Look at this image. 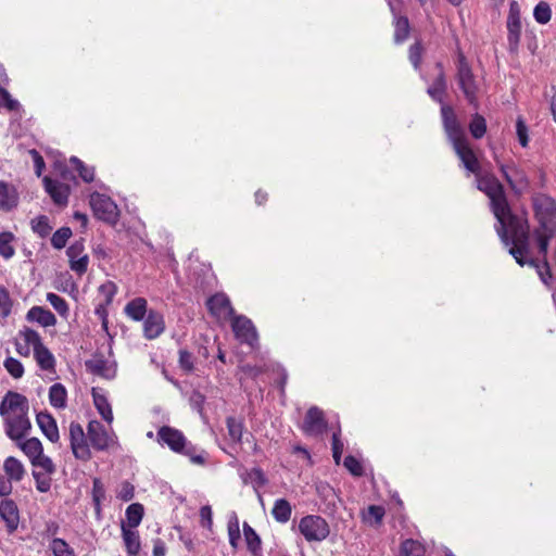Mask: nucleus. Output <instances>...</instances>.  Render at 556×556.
Returning <instances> with one entry per match:
<instances>
[{
	"instance_id": "obj_1",
	"label": "nucleus",
	"mask_w": 556,
	"mask_h": 556,
	"mask_svg": "<svg viewBox=\"0 0 556 556\" xmlns=\"http://www.w3.org/2000/svg\"><path fill=\"white\" fill-rule=\"evenodd\" d=\"M476 178L478 189L490 199L492 212L497 220L495 228L503 243H528V220L511 213L504 187L498 179L488 173H481Z\"/></svg>"
},
{
	"instance_id": "obj_2",
	"label": "nucleus",
	"mask_w": 556,
	"mask_h": 556,
	"mask_svg": "<svg viewBox=\"0 0 556 556\" xmlns=\"http://www.w3.org/2000/svg\"><path fill=\"white\" fill-rule=\"evenodd\" d=\"M536 243H548L556 237V201L545 193H535L532 197Z\"/></svg>"
},
{
	"instance_id": "obj_3",
	"label": "nucleus",
	"mask_w": 556,
	"mask_h": 556,
	"mask_svg": "<svg viewBox=\"0 0 556 556\" xmlns=\"http://www.w3.org/2000/svg\"><path fill=\"white\" fill-rule=\"evenodd\" d=\"M548 245H510L508 253L520 266H530L536 269L541 281L551 286L552 273L546 261Z\"/></svg>"
},
{
	"instance_id": "obj_4",
	"label": "nucleus",
	"mask_w": 556,
	"mask_h": 556,
	"mask_svg": "<svg viewBox=\"0 0 556 556\" xmlns=\"http://www.w3.org/2000/svg\"><path fill=\"white\" fill-rule=\"evenodd\" d=\"M156 435L159 443L167 445L175 453L187 456L192 464L200 466L205 465V451H199L197 446L188 442L180 430L169 426H163L159 429Z\"/></svg>"
},
{
	"instance_id": "obj_5",
	"label": "nucleus",
	"mask_w": 556,
	"mask_h": 556,
	"mask_svg": "<svg viewBox=\"0 0 556 556\" xmlns=\"http://www.w3.org/2000/svg\"><path fill=\"white\" fill-rule=\"evenodd\" d=\"M456 78L468 103L478 108V84L475 79L471 67L463 53L458 54Z\"/></svg>"
},
{
	"instance_id": "obj_6",
	"label": "nucleus",
	"mask_w": 556,
	"mask_h": 556,
	"mask_svg": "<svg viewBox=\"0 0 556 556\" xmlns=\"http://www.w3.org/2000/svg\"><path fill=\"white\" fill-rule=\"evenodd\" d=\"M90 206L94 216L110 225H115L119 218V210L116 203L108 195L93 192L90 195Z\"/></svg>"
},
{
	"instance_id": "obj_7",
	"label": "nucleus",
	"mask_w": 556,
	"mask_h": 556,
	"mask_svg": "<svg viewBox=\"0 0 556 556\" xmlns=\"http://www.w3.org/2000/svg\"><path fill=\"white\" fill-rule=\"evenodd\" d=\"M299 530L308 542H321L330 533L328 522L320 516L307 515L300 520Z\"/></svg>"
},
{
	"instance_id": "obj_8",
	"label": "nucleus",
	"mask_w": 556,
	"mask_h": 556,
	"mask_svg": "<svg viewBox=\"0 0 556 556\" xmlns=\"http://www.w3.org/2000/svg\"><path fill=\"white\" fill-rule=\"evenodd\" d=\"M70 442L75 458L88 462L92 457L89 446L88 433L86 434L81 425L75 421L70 424Z\"/></svg>"
},
{
	"instance_id": "obj_9",
	"label": "nucleus",
	"mask_w": 556,
	"mask_h": 556,
	"mask_svg": "<svg viewBox=\"0 0 556 556\" xmlns=\"http://www.w3.org/2000/svg\"><path fill=\"white\" fill-rule=\"evenodd\" d=\"M2 418L4 432L14 442L25 439L31 430L28 414H13Z\"/></svg>"
},
{
	"instance_id": "obj_10",
	"label": "nucleus",
	"mask_w": 556,
	"mask_h": 556,
	"mask_svg": "<svg viewBox=\"0 0 556 556\" xmlns=\"http://www.w3.org/2000/svg\"><path fill=\"white\" fill-rule=\"evenodd\" d=\"M90 445L97 451H106L115 443L114 433H110L98 420H91L87 427Z\"/></svg>"
},
{
	"instance_id": "obj_11",
	"label": "nucleus",
	"mask_w": 556,
	"mask_h": 556,
	"mask_svg": "<svg viewBox=\"0 0 556 556\" xmlns=\"http://www.w3.org/2000/svg\"><path fill=\"white\" fill-rule=\"evenodd\" d=\"M441 116L444 131L452 144L467 139L465 130L452 106L443 104L441 106Z\"/></svg>"
},
{
	"instance_id": "obj_12",
	"label": "nucleus",
	"mask_w": 556,
	"mask_h": 556,
	"mask_svg": "<svg viewBox=\"0 0 556 556\" xmlns=\"http://www.w3.org/2000/svg\"><path fill=\"white\" fill-rule=\"evenodd\" d=\"M231 328L237 340L253 348L257 342V333L253 323L243 315L231 317Z\"/></svg>"
},
{
	"instance_id": "obj_13",
	"label": "nucleus",
	"mask_w": 556,
	"mask_h": 556,
	"mask_svg": "<svg viewBox=\"0 0 556 556\" xmlns=\"http://www.w3.org/2000/svg\"><path fill=\"white\" fill-rule=\"evenodd\" d=\"M29 403L26 396L14 391H8L0 402V416L28 414Z\"/></svg>"
},
{
	"instance_id": "obj_14",
	"label": "nucleus",
	"mask_w": 556,
	"mask_h": 556,
	"mask_svg": "<svg viewBox=\"0 0 556 556\" xmlns=\"http://www.w3.org/2000/svg\"><path fill=\"white\" fill-rule=\"evenodd\" d=\"M302 429L307 435H321L327 429V421L325 419L324 412L317 406H312L306 412Z\"/></svg>"
},
{
	"instance_id": "obj_15",
	"label": "nucleus",
	"mask_w": 556,
	"mask_h": 556,
	"mask_svg": "<svg viewBox=\"0 0 556 556\" xmlns=\"http://www.w3.org/2000/svg\"><path fill=\"white\" fill-rule=\"evenodd\" d=\"M452 146L465 168L469 173L475 174L476 177L479 176L481 174L480 164L476 154L473 153L472 149L468 143V139H464L462 141L453 143Z\"/></svg>"
},
{
	"instance_id": "obj_16",
	"label": "nucleus",
	"mask_w": 556,
	"mask_h": 556,
	"mask_svg": "<svg viewBox=\"0 0 556 556\" xmlns=\"http://www.w3.org/2000/svg\"><path fill=\"white\" fill-rule=\"evenodd\" d=\"M70 268L78 276L87 273L89 266V255L84 245H68L66 249Z\"/></svg>"
},
{
	"instance_id": "obj_17",
	"label": "nucleus",
	"mask_w": 556,
	"mask_h": 556,
	"mask_svg": "<svg viewBox=\"0 0 556 556\" xmlns=\"http://www.w3.org/2000/svg\"><path fill=\"white\" fill-rule=\"evenodd\" d=\"M0 517L5 523L8 533L17 530L20 523V510L16 503L11 498H4L0 502Z\"/></svg>"
},
{
	"instance_id": "obj_18",
	"label": "nucleus",
	"mask_w": 556,
	"mask_h": 556,
	"mask_svg": "<svg viewBox=\"0 0 556 556\" xmlns=\"http://www.w3.org/2000/svg\"><path fill=\"white\" fill-rule=\"evenodd\" d=\"M207 308L212 315L217 318H229L235 315L229 298L224 293H216L206 302Z\"/></svg>"
},
{
	"instance_id": "obj_19",
	"label": "nucleus",
	"mask_w": 556,
	"mask_h": 556,
	"mask_svg": "<svg viewBox=\"0 0 556 556\" xmlns=\"http://www.w3.org/2000/svg\"><path fill=\"white\" fill-rule=\"evenodd\" d=\"M165 330L164 317L161 313L150 309L143 319V336L148 340L160 337Z\"/></svg>"
},
{
	"instance_id": "obj_20",
	"label": "nucleus",
	"mask_w": 556,
	"mask_h": 556,
	"mask_svg": "<svg viewBox=\"0 0 556 556\" xmlns=\"http://www.w3.org/2000/svg\"><path fill=\"white\" fill-rule=\"evenodd\" d=\"M500 169L513 190L521 192L527 188L528 179L526 174L514 163L509 165L501 164Z\"/></svg>"
},
{
	"instance_id": "obj_21",
	"label": "nucleus",
	"mask_w": 556,
	"mask_h": 556,
	"mask_svg": "<svg viewBox=\"0 0 556 556\" xmlns=\"http://www.w3.org/2000/svg\"><path fill=\"white\" fill-rule=\"evenodd\" d=\"M45 189L58 205H66L70 195V187L50 177L43 178Z\"/></svg>"
},
{
	"instance_id": "obj_22",
	"label": "nucleus",
	"mask_w": 556,
	"mask_h": 556,
	"mask_svg": "<svg viewBox=\"0 0 556 556\" xmlns=\"http://www.w3.org/2000/svg\"><path fill=\"white\" fill-rule=\"evenodd\" d=\"M435 67L438 70V75L434 78L431 86H429V88L427 89V93L430 96L432 100L443 105L444 96L447 90V83L443 65L441 63H437Z\"/></svg>"
},
{
	"instance_id": "obj_23",
	"label": "nucleus",
	"mask_w": 556,
	"mask_h": 556,
	"mask_svg": "<svg viewBox=\"0 0 556 556\" xmlns=\"http://www.w3.org/2000/svg\"><path fill=\"white\" fill-rule=\"evenodd\" d=\"M36 421L41 432L49 441H51L52 443L59 441L60 434L58 425L51 414L47 412H40L36 416Z\"/></svg>"
},
{
	"instance_id": "obj_24",
	"label": "nucleus",
	"mask_w": 556,
	"mask_h": 556,
	"mask_svg": "<svg viewBox=\"0 0 556 556\" xmlns=\"http://www.w3.org/2000/svg\"><path fill=\"white\" fill-rule=\"evenodd\" d=\"M18 204V193L16 188L7 181H0V208L12 211Z\"/></svg>"
},
{
	"instance_id": "obj_25",
	"label": "nucleus",
	"mask_w": 556,
	"mask_h": 556,
	"mask_svg": "<svg viewBox=\"0 0 556 556\" xmlns=\"http://www.w3.org/2000/svg\"><path fill=\"white\" fill-rule=\"evenodd\" d=\"M508 46L510 51H516L520 41L521 22L517 13L510 11L507 18Z\"/></svg>"
},
{
	"instance_id": "obj_26",
	"label": "nucleus",
	"mask_w": 556,
	"mask_h": 556,
	"mask_svg": "<svg viewBox=\"0 0 556 556\" xmlns=\"http://www.w3.org/2000/svg\"><path fill=\"white\" fill-rule=\"evenodd\" d=\"M28 321H36L42 327H51L56 324L53 313L41 306L31 307L26 315Z\"/></svg>"
},
{
	"instance_id": "obj_27",
	"label": "nucleus",
	"mask_w": 556,
	"mask_h": 556,
	"mask_svg": "<svg viewBox=\"0 0 556 556\" xmlns=\"http://www.w3.org/2000/svg\"><path fill=\"white\" fill-rule=\"evenodd\" d=\"M147 306H148V302L144 298H135L134 300L129 301L125 308H124V312L125 314L132 320L135 321H141L144 319V317L147 316L148 314V309H147Z\"/></svg>"
},
{
	"instance_id": "obj_28",
	"label": "nucleus",
	"mask_w": 556,
	"mask_h": 556,
	"mask_svg": "<svg viewBox=\"0 0 556 556\" xmlns=\"http://www.w3.org/2000/svg\"><path fill=\"white\" fill-rule=\"evenodd\" d=\"M122 535L128 555L136 556L140 551V538L138 531H135L131 528H127L126 525L123 522Z\"/></svg>"
},
{
	"instance_id": "obj_29",
	"label": "nucleus",
	"mask_w": 556,
	"mask_h": 556,
	"mask_svg": "<svg viewBox=\"0 0 556 556\" xmlns=\"http://www.w3.org/2000/svg\"><path fill=\"white\" fill-rule=\"evenodd\" d=\"M3 470L10 481L18 482L25 475L23 464L15 457L9 456L3 463Z\"/></svg>"
},
{
	"instance_id": "obj_30",
	"label": "nucleus",
	"mask_w": 556,
	"mask_h": 556,
	"mask_svg": "<svg viewBox=\"0 0 556 556\" xmlns=\"http://www.w3.org/2000/svg\"><path fill=\"white\" fill-rule=\"evenodd\" d=\"M16 444L30 462H34L43 452L42 444L38 438L23 439L16 442Z\"/></svg>"
},
{
	"instance_id": "obj_31",
	"label": "nucleus",
	"mask_w": 556,
	"mask_h": 556,
	"mask_svg": "<svg viewBox=\"0 0 556 556\" xmlns=\"http://www.w3.org/2000/svg\"><path fill=\"white\" fill-rule=\"evenodd\" d=\"M241 478L244 484H251L255 491H258L268 482L264 471L258 467L245 470L241 473Z\"/></svg>"
},
{
	"instance_id": "obj_32",
	"label": "nucleus",
	"mask_w": 556,
	"mask_h": 556,
	"mask_svg": "<svg viewBox=\"0 0 556 556\" xmlns=\"http://www.w3.org/2000/svg\"><path fill=\"white\" fill-rule=\"evenodd\" d=\"M243 534L247 542V547L253 556H261L262 541L255 530L248 523H243Z\"/></svg>"
},
{
	"instance_id": "obj_33",
	"label": "nucleus",
	"mask_w": 556,
	"mask_h": 556,
	"mask_svg": "<svg viewBox=\"0 0 556 556\" xmlns=\"http://www.w3.org/2000/svg\"><path fill=\"white\" fill-rule=\"evenodd\" d=\"M292 507L285 498H278L274 503L271 515L277 522L286 523L290 520Z\"/></svg>"
},
{
	"instance_id": "obj_34",
	"label": "nucleus",
	"mask_w": 556,
	"mask_h": 556,
	"mask_svg": "<svg viewBox=\"0 0 556 556\" xmlns=\"http://www.w3.org/2000/svg\"><path fill=\"white\" fill-rule=\"evenodd\" d=\"M67 391L62 383H54L49 389V401L54 408H65Z\"/></svg>"
},
{
	"instance_id": "obj_35",
	"label": "nucleus",
	"mask_w": 556,
	"mask_h": 556,
	"mask_svg": "<svg viewBox=\"0 0 556 556\" xmlns=\"http://www.w3.org/2000/svg\"><path fill=\"white\" fill-rule=\"evenodd\" d=\"M34 357L42 370H51L54 368V356L43 344L34 351Z\"/></svg>"
},
{
	"instance_id": "obj_36",
	"label": "nucleus",
	"mask_w": 556,
	"mask_h": 556,
	"mask_svg": "<svg viewBox=\"0 0 556 556\" xmlns=\"http://www.w3.org/2000/svg\"><path fill=\"white\" fill-rule=\"evenodd\" d=\"M92 397H93V404L96 408L98 409L99 414L102 416V418L111 424L113 421V413L110 403L108 402V399L105 395L100 394L96 392L93 389L92 391Z\"/></svg>"
},
{
	"instance_id": "obj_37",
	"label": "nucleus",
	"mask_w": 556,
	"mask_h": 556,
	"mask_svg": "<svg viewBox=\"0 0 556 556\" xmlns=\"http://www.w3.org/2000/svg\"><path fill=\"white\" fill-rule=\"evenodd\" d=\"M426 547L418 541L407 539L402 542L400 556H425Z\"/></svg>"
},
{
	"instance_id": "obj_38",
	"label": "nucleus",
	"mask_w": 556,
	"mask_h": 556,
	"mask_svg": "<svg viewBox=\"0 0 556 556\" xmlns=\"http://www.w3.org/2000/svg\"><path fill=\"white\" fill-rule=\"evenodd\" d=\"M386 510L382 506L370 505L367 511L363 514V520L370 526L377 527L382 523Z\"/></svg>"
},
{
	"instance_id": "obj_39",
	"label": "nucleus",
	"mask_w": 556,
	"mask_h": 556,
	"mask_svg": "<svg viewBox=\"0 0 556 556\" xmlns=\"http://www.w3.org/2000/svg\"><path fill=\"white\" fill-rule=\"evenodd\" d=\"M143 517V506L140 503L130 504L126 509L127 528H137Z\"/></svg>"
},
{
	"instance_id": "obj_40",
	"label": "nucleus",
	"mask_w": 556,
	"mask_h": 556,
	"mask_svg": "<svg viewBox=\"0 0 556 556\" xmlns=\"http://www.w3.org/2000/svg\"><path fill=\"white\" fill-rule=\"evenodd\" d=\"M226 426H227L229 438L233 442L240 443L242 440L243 430H244L243 421L230 416V417H227V419H226Z\"/></svg>"
},
{
	"instance_id": "obj_41",
	"label": "nucleus",
	"mask_w": 556,
	"mask_h": 556,
	"mask_svg": "<svg viewBox=\"0 0 556 556\" xmlns=\"http://www.w3.org/2000/svg\"><path fill=\"white\" fill-rule=\"evenodd\" d=\"M227 531L229 536V544L233 549H237L241 534L239 528V519L236 513H232L231 516L229 517Z\"/></svg>"
},
{
	"instance_id": "obj_42",
	"label": "nucleus",
	"mask_w": 556,
	"mask_h": 556,
	"mask_svg": "<svg viewBox=\"0 0 556 556\" xmlns=\"http://www.w3.org/2000/svg\"><path fill=\"white\" fill-rule=\"evenodd\" d=\"M49 548L53 556H75L74 549L68 543L60 538H54L49 544Z\"/></svg>"
},
{
	"instance_id": "obj_43",
	"label": "nucleus",
	"mask_w": 556,
	"mask_h": 556,
	"mask_svg": "<svg viewBox=\"0 0 556 556\" xmlns=\"http://www.w3.org/2000/svg\"><path fill=\"white\" fill-rule=\"evenodd\" d=\"M468 127L471 136L475 139H481L486 132L485 118L482 115L476 113L472 116Z\"/></svg>"
},
{
	"instance_id": "obj_44",
	"label": "nucleus",
	"mask_w": 556,
	"mask_h": 556,
	"mask_svg": "<svg viewBox=\"0 0 556 556\" xmlns=\"http://www.w3.org/2000/svg\"><path fill=\"white\" fill-rule=\"evenodd\" d=\"M18 338L22 339L25 344L33 346L34 351L43 344L39 333L36 330L27 327L18 331Z\"/></svg>"
},
{
	"instance_id": "obj_45",
	"label": "nucleus",
	"mask_w": 556,
	"mask_h": 556,
	"mask_svg": "<svg viewBox=\"0 0 556 556\" xmlns=\"http://www.w3.org/2000/svg\"><path fill=\"white\" fill-rule=\"evenodd\" d=\"M31 229L34 232L38 233L41 239H45L50 235L52 227L49 225L48 217L41 215L31 220Z\"/></svg>"
},
{
	"instance_id": "obj_46",
	"label": "nucleus",
	"mask_w": 556,
	"mask_h": 556,
	"mask_svg": "<svg viewBox=\"0 0 556 556\" xmlns=\"http://www.w3.org/2000/svg\"><path fill=\"white\" fill-rule=\"evenodd\" d=\"M47 301L62 317L66 318L68 316V305L62 296L56 293L49 292L47 293Z\"/></svg>"
},
{
	"instance_id": "obj_47",
	"label": "nucleus",
	"mask_w": 556,
	"mask_h": 556,
	"mask_svg": "<svg viewBox=\"0 0 556 556\" xmlns=\"http://www.w3.org/2000/svg\"><path fill=\"white\" fill-rule=\"evenodd\" d=\"M395 29H394V41L396 43L403 42L407 39L409 34V23L407 17L401 16L395 21Z\"/></svg>"
},
{
	"instance_id": "obj_48",
	"label": "nucleus",
	"mask_w": 556,
	"mask_h": 556,
	"mask_svg": "<svg viewBox=\"0 0 556 556\" xmlns=\"http://www.w3.org/2000/svg\"><path fill=\"white\" fill-rule=\"evenodd\" d=\"M533 16L539 24H546L551 21L552 10L547 2L540 1L533 11Z\"/></svg>"
},
{
	"instance_id": "obj_49",
	"label": "nucleus",
	"mask_w": 556,
	"mask_h": 556,
	"mask_svg": "<svg viewBox=\"0 0 556 556\" xmlns=\"http://www.w3.org/2000/svg\"><path fill=\"white\" fill-rule=\"evenodd\" d=\"M51 475H48L43 471H33V477L36 482V489L41 493H47L51 489L52 479L50 477Z\"/></svg>"
},
{
	"instance_id": "obj_50",
	"label": "nucleus",
	"mask_w": 556,
	"mask_h": 556,
	"mask_svg": "<svg viewBox=\"0 0 556 556\" xmlns=\"http://www.w3.org/2000/svg\"><path fill=\"white\" fill-rule=\"evenodd\" d=\"M71 163L74 165L75 169L79 173L81 179L86 182H91L94 179V170L86 166L78 157L72 156Z\"/></svg>"
},
{
	"instance_id": "obj_51",
	"label": "nucleus",
	"mask_w": 556,
	"mask_h": 556,
	"mask_svg": "<svg viewBox=\"0 0 556 556\" xmlns=\"http://www.w3.org/2000/svg\"><path fill=\"white\" fill-rule=\"evenodd\" d=\"M98 290L99 293L103 296V302L106 305H111L115 294L117 293L116 285L113 281L108 280L104 283H102Z\"/></svg>"
},
{
	"instance_id": "obj_52",
	"label": "nucleus",
	"mask_w": 556,
	"mask_h": 556,
	"mask_svg": "<svg viewBox=\"0 0 556 556\" xmlns=\"http://www.w3.org/2000/svg\"><path fill=\"white\" fill-rule=\"evenodd\" d=\"M21 104L17 100L13 99L10 92L4 88L0 87V108H4L8 111H17Z\"/></svg>"
},
{
	"instance_id": "obj_53",
	"label": "nucleus",
	"mask_w": 556,
	"mask_h": 556,
	"mask_svg": "<svg viewBox=\"0 0 556 556\" xmlns=\"http://www.w3.org/2000/svg\"><path fill=\"white\" fill-rule=\"evenodd\" d=\"M4 367L8 372L15 379H18L24 375V367L22 363L14 357H7L4 361Z\"/></svg>"
},
{
	"instance_id": "obj_54",
	"label": "nucleus",
	"mask_w": 556,
	"mask_h": 556,
	"mask_svg": "<svg viewBox=\"0 0 556 556\" xmlns=\"http://www.w3.org/2000/svg\"><path fill=\"white\" fill-rule=\"evenodd\" d=\"M30 464L34 467H39L43 470V472L48 475H53L56 470L55 465L53 464L52 459L49 456H46L43 452L40 454L39 457L34 459V462H30Z\"/></svg>"
},
{
	"instance_id": "obj_55",
	"label": "nucleus",
	"mask_w": 556,
	"mask_h": 556,
	"mask_svg": "<svg viewBox=\"0 0 556 556\" xmlns=\"http://www.w3.org/2000/svg\"><path fill=\"white\" fill-rule=\"evenodd\" d=\"M12 301L8 290L0 287V317L7 318L11 314Z\"/></svg>"
},
{
	"instance_id": "obj_56",
	"label": "nucleus",
	"mask_w": 556,
	"mask_h": 556,
	"mask_svg": "<svg viewBox=\"0 0 556 556\" xmlns=\"http://www.w3.org/2000/svg\"><path fill=\"white\" fill-rule=\"evenodd\" d=\"M340 429L332 434V457L337 465L340 464L344 445L340 439Z\"/></svg>"
},
{
	"instance_id": "obj_57",
	"label": "nucleus",
	"mask_w": 556,
	"mask_h": 556,
	"mask_svg": "<svg viewBox=\"0 0 556 556\" xmlns=\"http://www.w3.org/2000/svg\"><path fill=\"white\" fill-rule=\"evenodd\" d=\"M343 465L355 477H361L364 473L361 462L352 455H348L344 458Z\"/></svg>"
},
{
	"instance_id": "obj_58",
	"label": "nucleus",
	"mask_w": 556,
	"mask_h": 556,
	"mask_svg": "<svg viewBox=\"0 0 556 556\" xmlns=\"http://www.w3.org/2000/svg\"><path fill=\"white\" fill-rule=\"evenodd\" d=\"M105 491L100 479L94 478L92 482V500L96 504L97 510H100L101 502L104 500Z\"/></svg>"
},
{
	"instance_id": "obj_59",
	"label": "nucleus",
	"mask_w": 556,
	"mask_h": 556,
	"mask_svg": "<svg viewBox=\"0 0 556 556\" xmlns=\"http://www.w3.org/2000/svg\"><path fill=\"white\" fill-rule=\"evenodd\" d=\"M516 134L521 147L526 148L529 143L528 127L522 117H518L516 122Z\"/></svg>"
},
{
	"instance_id": "obj_60",
	"label": "nucleus",
	"mask_w": 556,
	"mask_h": 556,
	"mask_svg": "<svg viewBox=\"0 0 556 556\" xmlns=\"http://www.w3.org/2000/svg\"><path fill=\"white\" fill-rule=\"evenodd\" d=\"M117 498L129 502L135 496V488L134 485L128 481H123L119 485V489L117 491Z\"/></svg>"
},
{
	"instance_id": "obj_61",
	"label": "nucleus",
	"mask_w": 556,
	"mask_h": 556,
	"mask_svg": "<svg viewBox=\"0 0 556 556\" xmlns=\"http://www.w3.org/2000/svg\"><path fill=\"white\" fill-rule=\"evenodd\" d=\"M179 366L186 372H191L194 369L193 355L187 350L179 351Z\"/></svg>"
},
{
	"instance_id": "obj_62",
	"label": "nucleus",
	"mask_w": 556,
	"mask_h": 556,
	"mask_svg": "<svg viewBox=\"0 0 556 556\" xmlns=\"http://www.w3.org/2000/svg\"><path fill=\"white\" fill-rule=\"evenodd\" d=\"M71 236L72 230L70 227H61L53 233L51 243H66Z\"/></svg>"
},
{
	"instance_id": "obj_63",
	"label": "nucleus",
	"mask_w": 556,
	"mask_h": 556,
	"mask_svg": "<svg viewBox=\"0 0 556 556\" xmlns=\"http://www.w3.org/2000/svg\"><path fill=\"white\" fill-rule=\"evenodd\" d=\"M421 51L422 48L418 42L412 45L409 48V61L412 62L416 70L419 68L421 62Z\"/></svg>"
},
{
	"instance_id": "obj_64",
	"label": "nucleus",
	"mask_w": 556,
	"mask_h": 556,
	"mask_svg": "<svg viewBox=\"0 0 556 556\" xmlns=\"http://www.w3.org/2000/svg\"><path fill=\"white\" fill-rule=\"evenodd\" d=\"M200 517L202 526L211 529L213 525V513L212 508L208 505L201 507Z\"/></svg>"
}]
</instances>
